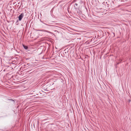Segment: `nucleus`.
<instances>
[{"label":"nucleus","instance_id":"obj_1","mask_svg":"<svg viewBox=\"0 0 131 131\" xmlns=\"http://www.w3.org/2000/svg\"><path fill=\"white\" fill-rule=\"evenodd\" d=\"M24 16V13H21L20 15H19L18 17V18L19 19V21H21L22 18H23Z\"/></svg>","mask_w":131,"mask_h":131},{"label":"nucleus","instance_id":"obj_2","mask_svg":"<svg viewBox=\"0 0 131 131\" xmlns=\"http://www.w3.org/2000/svg\"><path fill=\"white\" fill-rule=\"evenodd\" d=\"M78 5V4H77L76 3H75V4L74 5V7L76 10H77V7Z\"/></svg>","mask_w":131,"mask_h":131},{"label":"nucleus","instance_id":"obj_3","mask_svg":"<svg viewBox=\"0 0 131 131\" xmlns=\"http://www.w3.org/2000/svg\"><path fill=\"white\" fill-rule=\"evenodd\" d=\"M23 46L24 47V48L26 50L27 49H28V47L27 46H26L25 45H23Z\"/></svg>","mask_w":131,"mask_h":131},{"label":"nucleus","instance_id":"obj_4","mask_svg":"<svg viewBox=\"0 0 131 131\" xmlns=\"http://www.w3.org/2000/svg\"><path fill=\"white\" fill-rule=\"evenodd\" d=\"M8 100L9 101H12L13 102V103H14V104L15 103V101L14 100H12V99H8Z\"/></svg>","mask_w":131,"mask_h":131},{"label":"nucleus","instance_id":"obj_5","mask_svg":"<svg viewBox=\"0 0 131 131\" xmlns=\"http://www.w3.org/2000/svg\"><path fill=\"white\" fill-rule=\"evenodd\" d=\"M127 102L128 103V104H129V103H130V102H131V100H130L129 99L128 100Z\"/></svg>","mask_w":131,"mask_h":131},{"label":"nucleus","instance_id":"obj_6","mask_svg":"<svg viewBox=\"0 0 131 131\" xmlns=\"http://www.w3.org/2000/svg\"><path fill=\"white\" fill-rule=\"evenodd\" d=\"M77 0H74L73 1V2H76V1H77Z\"/></svg>","mask_w":131,"mask_h":131},{"label":"nucleus","instance_id":"obj_7","mask_svg":"<svg viewBox=\"0 0 131 131\" xmlns=\"http://www.w3.org/2000/svg\"><path fill=\"white\" fill-rule=\"evenodd\" d=\"M119 62H118L117 63V64H119Z\"/></svg>","mask_w":131,"mask_h":131},{"label":"nucleus","instance_id":"obj_8","mask_svg":"<svg viewBox=\"0 0 131 131\" xmlns=\"http://www.w3.org/2000/svg\"><path fill=\"white\" fill-rule=\"evenodd\" d=\"M2 1V0H0V1Z\"/></svg>","mask_w":131,"mask_h":131},{"label":"nucleus","instance_id":"obj_9","mask_svg":"<svg viewBox=\"0 0 131 131\" xmlns=\"http://www.w3.org/2000/svg\"><path fill=\"white\" fill-rule=\"evenodd\" d=\"M36 31H38V30H36Z\"/></svg>","mask_w":131,"mask_h":131},{"label":"nucleus","instance_id":"obj_10","mask_svg":"<svg viewBox=\"0 0 131 131\" xmlns=\"http://www.w3.org/2000/svg\"><path fill=\"white\" fill-rule=\"evenodd\" d=\"M51 11H52V9L51 10Z\"/></svg>","mask_w":131,"mask_h":131},{"label":"nucleus","instance_id":"obj_11","mask_svg":"<svg viewBox=\"0 0 131 131\" xmlns=\"http://www.w3.org/2000/svg\"><path fill=\"white\" fill-rule=\"evenodd\" d=\"M51 11H52V9L51 10Z\"/></svg>","mask_w":131,"mask_h":131}]
</instances>
